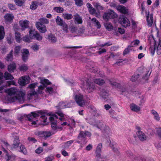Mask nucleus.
<instances>
[{
  "label": "nucleus",
  "instance_id": "obj_1",
  "mask_svg": "<svg viewBox=\"0 0 161 161\" xmlns=\"http://www.w3.org/2000/svg\"><path fill=\"white\" fill-rule=\"evenodd\" d=\"M72 33H79V35L85 37L89 36H102L103 32L101 31H71Z\"/></svg>",
  "mask_w": 161,
  "mask_h": 161
},
{
  "label": "nucleus",
  "instance_id": "obj_2",
  "mask_svg": "<svg viewBox=\"0 0 161 161\" xmlns=\"http://www.w3.org/2000/svg\"><path fill=\"white\" fill-rule=\"evenodd\" d=\"M80 80L82 82V85L86 82V92L88 93L92 92L96 90V87L95 84L91 81L90 78L87 79L81 78Z\"/></svg>",
  "mask_w": 161,
  "mask_h": 161
},
{
  "label": "nucleus",
  "instance_id": "obj_3",
  "mask_svg": "<svg viewBox=\"0 0 161 161\" xmlns=\"http://www.w3.org/2000/svg\"><path fill=\"white\" fill-rule=\"evenodd\" d=\"M40 22H37L36 25L37 29L39 30H46V27L43 24H47L49 23V21L47 19L42 18L39 19Z\"/></svg>",
  "mask_w": 161,
  "mask_h": 161
},
{
  "label": "nucleus",
  "instance_id": "obj_4",
  "mask_svg": "<svg viewBox=\"0 0 161 161\" xmlns=\"http://www.w3.org/2000/svg\"><path fill=\"white\" fill-rule=\"evenodd\" d=\"M91 136V133L88 131L85 130L84 131L82 130L80 131L77 137V138L80 141H77V142L79 144H81L82 141H85L86 136L90 137Z\"/></svg>",
  "mask_w": 161,
  "mask_h": 161
},
{
  "label": "nucleus",
  "instance_id": "obj_5",
  "mask_svg": "<svg viewBox=\"0 0 161 161\" xmlns=\"http://www.w3.org/2000/svg\"><path fill=\"white\" fill-rule=\"evenodd\" d=\"M117 17V14L112 10L108 9L104 13L103 15V19L106 21H108L111 19H114Z\"/></svg>",
  "mask_w": 161,
  "mask_h": 161
},
{
  "label": "nucleus",
  "instance_id": "obj_6",
  "mask_svg": "<svg viewBox=\"0 0 161 161\" xmlns=\"http://www.w3.org/2000/svg\"><path fill=\"white\" fill-rule=\"evenodd\" d=\"M39 114H46V113L43 110H38L34 112H32L30 114L26 115L27 120L29 121H32L33 118H36L39 116Z\"/></svg>",
  "mask_w": 161,
  "mask_h": 161
},
{
  "label": "nucleus",
  "instance_id": "obj_7",
  "mask_svg": "<svg viewBox=\"0 0 161 161\" xmlns=\"http://www.w3.org/2000/svg\"><path fill=\"white\" fill-rule=\"evenodd\" d=\"M97 127L104 133L108 134L110 131V129L108 126L106 125L105 123L103 122H99L97 124Z\"/></svg>",
  "mask_w": 161,
  "mask_h": 161
},
{
  "label": "nucleus",
  "instance_id": "obj_8",
  "mask_svg": "<svg viewBox=\"0 0 161 161\" xmlns=\"http://www.w3.org/2000/svg\"><path fill=\"white\" fill-rule=\"evenodd\" d=\"M75 100L78 105L80 107H83L85 105V101L83 99L82 95H76Z\"/></svg>",
  "mask_w": 161,
  "mask_h": 161
},
{
  "label": "nucleus",
  "instance_id": "obj_9",
  "mask_svg": "<svg viewBox=\"0 0 161 161\" xmlns=\"http://www.w3.org/2000/svg\"><path fill=\"white\" fill-rule=\"evenodd\" d=\"M86 6L88 8L90 13L92 15L95 14V16L97 17H99L100 16V13L99 11L97 12H96V10L92 6V5L89 3L86 4Z\"/></svg>",
  "mask_w": 161,
  "mask_h": 161
},
{
  "label": "nucleus",
  "instance_id": "obj_10",
  "mask_svg": "<svg viewBox=\"0 0 161 161\" xmlns=\"http://www.w3.org/2000/svg\"><path fill=\"white\" fill-rule=\"evenodd\" d=\"M108 91L105 89H102L101 90L100 96L105 101H107L108 99Z\"/></svg>",
  "mask_w": 161,
  "mask_h": 161
},
{
  "label": "nucleus",
  "instance_id": "obj_11",
  "mask_svg": "<svg viewBox=\"0 0 161 161\" xmlns=\"http://www.w3.org/2000/svg\"><path fill=\"white\" fill-rule=\"evenodd\" d=\"M56 22L58 25L62 26L64 29H67L68 26L67 24L64 22L63 19L59 16H57Z\"/></svg>",
  "mask_w": 161,
  "mask_h": 161
},
{
  "label": "nucleus",
  "instance_id": "obj_12",
  "mask_svg": "<svg viewBox=\"0 0 161 161\" xmlns=\"http://www.w3.org/2000/svg\"><path fill=\"white\" fill-rule=\"evenodd\" d=\"M25 94L21 91H19L16 95L17 100L20 103H23L25 100Z\"/></svg>",
  "mask_w": 161,
  "mask_h": 161
},
{
  "label": "nucleus",
  "instance_id": "obj_13",
  "mask_svg": "<svg viewBox=\"0 0 161 161\" xmlns=\"http://www.w3.org/2000/svg\"><path fill=\"white\" fill-rule=\"evenodd\" d=\"M20 141L18 136H16L14 139L13 143L12 145L11 149L13 150L16 149L19 147Z\"/></svg>",
  "mask_w": 161,
  "mask_h": 161
},
{
  "label": "nucleus",
  "instance_id": "obj_14",
  "mask_svg": "<svg viewBox=\"0 0 161 161\" xmlns=\"http://www.w3.org/2000/svg\"><path fill=\"white\" fill-rule=\"evenodd\" d=\"M30 53L27 49H25L22 53V58L23 61L25 62L28 59Z\"/></svg>",
  "mask_w": 161,
  "mask_h": 161
},
{
  "label": "nucleus",
  "instance_id": "obj_15",
  "mask_svg": "<svg viewBox=\"0 0 161 161\" xmlns=\"http://www.w3.org/2000/svg\"><path fill=\"white\" fill-rule=\"evenodd\" d=\"M120 24L125 27H126L130 25V22L128 19L126 18H120Z\"/></svg>",
  "mask_w": 161,
  "mask_h": 161
},
{
  "label": "nucleus",
  "instance_id": "obj_16",
  "mask_svg": "<svg viewBox=\"0 0 161 161\" xmlns=\"http://www.w3.org/2000/svg\"><path fill=\"white\" fill-rule=\"evenodd\" d=\"M49 119L51 122V127L53 130H55L58 128L57 125V120L54 119V117H50Z\"/></svg>",
  "mask_w": 161,
  "mask_h": 161
},
{
  "label": "nucleus",
  "instance_id": "obj_17",
  "mask_svg": "<svg viewBox=\"0 0 161 161\" xmlns=\"http://www.w3.org/2000/svg\"><path fill=\"white\" fill-rule=\"evenodd\" d=\"M54 133H52L50 131H41L38 132V135L41 137L47 138Z\"/></svg>",
  "mask_w": 161,
  "mask_h": 161
},
{
  "label": "nucleus",
  "instance_id": "obj_18",
  "mask_svg": "<svg viewBox=\"0 0 161 161\" xmlns=\"http://www.w3.org/2000/svg\"><path fill=\"white\" fill-rule=\"evenodd\" d=\"M29 82L26 76H22L18 81L19 84L21 86H25Z\"/></svg>",
  "mask_w": 161,
  "mask_h": 161
},
{
  "label": "nucleus",
  "instance_id": "obj_19",
  "mask_svg": "<svg viewBox=\"0 0 161 161\" xmlns=\"http://www.w3.org/2000/svg\"><path fill=\"white\" fill-rule=\"evenodd\" d=\"M137 135L139 140L142 141H144L147 139V137L142 131H137Z\"/></svg>",
  "mask_w": 161,
  "mask_h": 161
},
{
  "label": "nucleus",
  "instance_id": "obj_20",
  "mask_svg": "<svg viewBox=\"0 0 161 161\" xmlns=\"http://www.w3.org/2000/svg\"><path fill=\"white\" fill-rule=\"evenodd\" d=\"M102 146V143H100L96 147L95 153L96 154V157L97 158H100L101 157V152Z\"/></svg>",
  "mask_w": 161,
  "mask_h": 161
},
{
  "label": "nucleus",
  "instance_id": "obj_21",
  "mask_svg": "<svg viewBox=\"0 0 161 161\" xmlns=\"http://www.w3.org/2000/svg\"><path fill=\"white\" fill-rule=\"evenodd\" d=\"M146 14L148 13L147 16V25L149 26H151L153 23V16L152 14L149 15L148 12L146 11Z\"/></svg>",
  "mask_w": 161,
  "mask_h": 161
},
{
  "label": "nucleus",
  "instance_id": "obj_22",
  "mask_svg": "<svg viewBox=\"0 0 161 161\" xmlns=\"http://www.w3.org/2000/svg\"><path fill=\"white\" fill-rule=\"evenodd\" d=\"M118 11L124 14H127L128 12V9L123 6L119 5L116 7Z\"/></svg>",
  "mask_w": 161,
  "mask_h": 161
},
{
  "label": "nucleus",
  "instance_id": "obj_23",
  "mask_svg": "<svg viewBox=\"0 0 161 161\" xmlns=\"http://www.w3.org/2000/svg\"><path fill=\"white\" fill-rule=\"evenodd\" d=\"M29 24V22L27 20H22L19 21L20 26L24 29L28 27Z\"/></svg>",
  "mask_w": 161,
  "mask_h": 161
},
{
  "label": "nucleus",
  "instance_id": "obj_24",
  "mask_svg": "<svg viewBox=\"0 0 161 161\" xmlns=\"http://www.w3.org/2000/svg\"><path fill=\"white\" fill-rule=\"evenodd\" d=\"M30 36L31 38L34 39L36 38L37 40L40 41L42 39V37L38 33H36V34H33V36H32V32L35 31H29Z\"/></svg>",
  "mask_w": 161,
  "mask_h": 161
},
{
  "label": "nucleus",
  "instance_id": "obj_25",
  "mask_svg": "<svg viewBox=\"0 0 161 161\" xmlns=\"http://www.w3.org/2000/svg\"><path fill=\"white\" fill-rule=\"evenodd\" d=\"M16 64L13 62L8 65V70L10 72H14L16 69Z\"/></svg>",
  "mask_w": 161,
  "mask_h": 161
},
{
  "label": "nucleus",
  "instance_id": "obj_26",
  "mask_svg": "<svg viewBox=\"0 0 161 161\" xmlns=\"http://www.w3.org/2000/svg\"><path fill=\"white\" fill-rule=\"evenodd\" d=\"M130 107L132 111L136 112H138L141 110L139 107L133 103L131 104L130 105Z\"/></svg>",
  "mask_w": 161,
  "mask_h": 161
},
{
  "label": "nucleus",
  "instance_id": "obj_27",
  "mask_svg": "<svg viewBox=\"0 0 161 161\" xmlns=\"http://www.w3.org/2000/svg\"><path fill=\"white\" fill-rule=\"evenodd\" d=\"M47 39L52 43H56L57 41V39L55 36L50 33L48 35Z\"/></svg>",
  "mask_w": 161,
  "mask_h": 161
},
{
  "label": "nucleus",
  "instance_id": "obj_28",
  "mask_svg": "<svg viewBox=\"0 0 161 161\" xmlns=\"http://www.w3.org/2000/svg\"><path fill=\"white\" fill-rule=\"evenodd\" d=\"M5 92L7 93L9 95L12 96L16 93V89L15 88H11L5 90Z\"/></svg>",
  "mask_w": 161,
  "mask_h": 161
},
{
  "label": "nucleus",
  "instance_id": "obj_29",
  "mask_svg": "<svg viewBox=\"0 0 161 161\" xmlns=\"http://www.w3.org/2000/svg\"><path fill=\"white\" fill-rule=\"evenodd\" d=\"M74 142V140H71L64 142L62 145V148L64 149L68 148Z\"/></svg>",
  "mask_w": 161,
  "mask_h": 161
},
{
  "label": "nucleus",
  "instance_id": "obj_30",
  "mask_svg": "<svg viewBox=\"0 0 161 161\" xmlns=\"http://www.w3.org/2000/svg\"><path fill=\"white\" fill-rule=\"evenodd\" d=\"M74 20L75 23L78 24H81L82 22V18L77 14L74 15Z\"/></svg>",
  "mask_w": 161,
  "mask_h": 161
},
{
  "label": "nucleus",
  "instance_id": "obj_31",
  "mask_svg": "<svg viewBox=\"0 0 161 161\" xmlns=\"http://www.w3.org/2000/svg\"><path fill=\"white\" fill-rule=\"evenodd\" d=\"M91 23H92L94 26H95L97 29H100L101 25L100 22L95 18H92L91 20Z\"/></svg>",
  "mask_w": 161,
  "mask_h": 161
},
{
  "label": "nucleus",
  "instance_id": "obj_32",
  "mask_svg": "<svg viewBox=\"0 0 161 161\" xmlns=\"http://www.w3.org/2000/svg\"><path fill=\"white\" fill-rule=\"evenodd\" d=\"M14 18V15L12 14H7L4 16V19L6 22H9L12 21Z\"/></svg>",
  "mask_w": 161,
  "mask_h": 161
},
{
  "label": "nucleus",
  "instance_id": "obj_33",
  "mask_svg": "<svg viewBox=\"0 0 161 161\" xmlns=\"http://www.w3.org/2000/svg\"><path fill=\"white\" fill-rule=\"evenodd\" d=\"M18 147H19V149L18 150V151L25 155L27 154V149L24 145H21Z\"/></svg>",
  "mask_w": 161,
  "mask_h": 161
},
{
  "label": "nucleus",
  "instance_id": "obj_34",
  "mask_svg": "<svg viewBox=\"0 0 161 161\" xmlns=\"http://www.w3.org/2000/svg\"><path fill=\"white\" fill-rule=\"evenodd\" d=\"M148 43L151 46L156 45V42L153 35L150 36L148 39Z\"/></svg>",
  "mask_w": 161,
  "mask_h": 161
},
{
  "label": "nucleus",
  "instance_id": "obj_35",
  "mask_svg": "<svg viewBox=\"0 0 161 161\" xmlns=\"http://www.w3.org/2000/svg\"><path fill=\"white\" fill-rule=\"evenodd\" d=\"M94 83H96L99 86H102L105 83L104 80L100 78L94 79Z\"/></svg>",
  "mask_w": 161,
  "mask_h": 161
},
{
  "label": "nucleus",
  "instance_id": "obj_36",
  "mask_svg": "<svg viewBox=\"0 0 161 161\" xmlns=\"http://www.w3.org/2000/svg\"><path fill=\"white\" fill-rule=\"evenodd\" d=\"M4 77L6 80H13L14 79V77L7 71H6L4 73Z\"/></svg>",
  "mask_w": 161,
  "mask_h": 161
},
{
  "label": "nucleus",
  "instance_id": "obj_37",
  "mask_svg": "<svg viewBox=\"0 0 161 161\" xmlns=\"http://www.w3.org/2000/svg\"><path fill=\"white\" fill-rule=\"evenodd\" d=\"M109 81L110 84L113 86H115L116 87L118 88L120 90L122 88L120 84L119 83H117L115 82H112L111 80H109Z\"/></svg>",
  "mask_w": 161,
  "mask_h": 161
},
{
  "label": "nucleus",
  "instance_id": "obj_38",
  "mask_svg": "<svg viewBox=\"0 0 161 161\" xmlns=\"http://www.w3.org/2000/svg\"><path fill=\"white\" fill-rule=\"evenodd\" d=\"M36 94V92L35 90H32L27 94V98L28 99L31 100L33 96Z\"/></svg>",
  "mask_w": 161,
  "mask_h": 161
},
{
  "label": "nucleus",
  "instance_id": "obj_39",
  "mask_svg": "<svg viewBox=\"0 0 161 161\" xmlns=\"http://www.w3.org/2000/svg\"><path fill=\"white\" fill-rule=\"evenodd\" d=\"M151 113L154 115V118L157 121H159L160 120V117L158 114L153 109L151 111Z\"/></svg>",
  "mask_w": 161,
  "mask_h": 161
},
{
  "label": "nucleus",
  "instance_id": "obj_40",
  "mask_svg": "<svg viewBox=\"0 0 161 161\" xmlns=\"http://www.w3.org/2000/svg\"><path fill=\"white\" fill-rule=\"evenodd\" d=\"M92 4L97 9L103 10L104 8V7L101 6L99 3L96 2H93Z\"/></svg>",
  "mask_w": 161,
  "mask_h": 161
},
{
  "label": "nucleus",
  "instance_id": "obj_41",
  "mask_svg": "<svg viewBox=\"0 0 161 161\" xmlns=\"http://www.w3.org/2000/svg\"><path fill=\"white\" fill-rule=\"evenodd\" d=\"M92 4L97 9L103 10L104 8V7L101 6L99 3L96 2H93Z\"/></svg>",
  "mask_w": 161,
  "mask_h": 161
},
{
  "label": "nucleus",
  "instance_id": "obj_42",
  "mask_svg": "<svg viewBox=\"0 0 161 161\" xmlns=\"http://www.w3.org/2000/svg\"><path fill=\"white\" fill-rule=\"evenodd\" d=\"M63 17L64 19H70L73 18V15L72 14L66 13H64L62 14Z\"/></svg>",
  "mask_w": 161,
  "mask_h": 161
},
{
  "label": "nucleus",
  "instance_id": "obj_43",
  "mask_svg": "<svg viewBox=\"0 0 161 161\" xmlns=\"http://www.w3.org/2000/svg\"><path fill=\"white\" fill-rule=\"evenodd\" d=\"M20 34L18 32H16L15 33V38L16 41L18 42H20L21 40L20 37Z\"/></svg>",
  "mask_w": 161,
  "mask_h": 161
},
{
  "label": "nucleus",
  "instance_id": "obj_44",
  "mask_svg": "<svg viewBox=\"0 0 161 161\" xmlns=\"http://www.w3.org/2000/svg\"><path fill=\"white\" fill-rule=\"evenodd\" d=\"M21 49L20 46H16L14 48V54L15 56L19 55Z\"/></svg>",
  "mask_w": 161,
  "mask_h": 161
},
{
  "label": "nucleus",
  "instance_id": "obj_45",
  "mask_svg": "<svg viewBox=\"0 0 161 161\" xmlns=\"http://www.w3.org/2000/svg\"><path fill=\"white\" fill-rule=\"evenodd\" d=\"M13 50H12L10 51L9 53L7 55L6 57V60L7 61H11L13 60Z\"/></svg>",
  "mask_w": 161,
  "mask_h": 161
},
{
  "label": "nucleus",
  "instance_id": "obj_46",
  "mask_svg": "<svg viewBox=\"0 0 161 161\" xmlns=\"http://www.w3.org/2000/svg\"><path fill=\"white\" fill-rule=\"evenodd\" d=\"M139 76L140 75L139 74H134L131 77L130 80L132 82H135L136 80H138Z\"/></svg>",
  "mask_w": 161,
  "mask_h": 161
},
{
  "label": "nucleus",
  "instance_id": "obj_47",
  "mask_svg": "<svg viewBox=\"0 0 161 161\" xmlns=\"http://www.w3.org/2000/svg\"><path fill=\"white\" fill-rule=\"evenodd\" d=\"M120 91L121 92V94L124 96H127L129 94L128 91L125 88L122 87Z\"/></svg>",
  "mask_w": 161,
  "mask_h": 161
},
{
  "label": "nucleus",
  "instance_id": "obj_48",
  "mask_svg": "<svg viewBox=\"0 0 161 161\" xmlns=\"http://www.w3.org/2000/svg\"><path fill=\"white\" fill-rule=\"evenodd\" d=\"M140 43V41L138 39H136L131 42L130 46L131 47L135 46H137Z\"/></svg>",
  "mask_w": 161,
  "mask_h": 161
},
{
  "label": "nucleus",
  "instance_id": "obj_49",
  "mask_svg": "<svg viewBox=\"0 0 161 161\" xmlns=\"http://www.w3.org/2000/svg\"><path fill=\"white\" fill-rule=\"evenodd\" d=\"M104 26L107 30H112L113 28V27L111 24L110 23L107 22L104 24Z\"/></svg>",
  "mask_w": 161,
  "mask_h": 161
},
{
  "label": "nucleus",
  "instance_id": "obj_50",
  "mask_svg": "<svg viewBox=\"0 0 161 161\" xmlns=\"http://www.w3.org/2000/svg\"><path fill=\"white\" fill-rule=\"evenodd\" d=\"M157 48L156 45H153L151 46L149 48V50L152 55H153L154 54L155 51Z\"/></svg>",
  "mask_w": 161,
  "mask_h": 161
},
{
  "label": "nucleus",
  "instance_id": "obj_51",
  "mask_svg": "<svg viewBox=\"0 0 161 161\" xmlns=\"http://www.w3.org/2000/svg\"><path fill=\"white\" fill-rule=\"evenodd\" d=\"M41 83L43 86H45V85H49L51 84V82L48 79H46L42 80Z\"/></svg>",
  "mask_w": 161,
  "mask_h": 161
},
{
  "label": "nucleus",
  "instance_id": "obj_52",
  "mask_svg": "<svg viewBox=\"0 0 161 161\" xmlns=\"http://www.w3.org/2000/svg\"><path fill=\"white\" fill-rule=\"evenodd\" d=\"M37 4L36 2H32L30 6V8L31 9L35 10L37 8Z\"/></svg>",
  "mask_w": 161,
  "mask_h": 161
},
{
  "label": "nucleus",
  "instance_id": "obj_53",
  "mask_svg": "<svg viewBox=\"0 0 161 161\" xmlns=\"http://www.w3.org/2000/svg\"><path fill=\"white\" fill-rule=\"evenodd\" d=\"M131 47L130 46V45L128 46L127 48H126L123 51V55H125L129 53L130 52V50H131L130 48Z\"/></svg>",
  "mask_w": 161,
  "mask_h": 161
},
{
  "label": "nucleus",
  "instance_id": "obj_54",
  "mask_svg": "<svg viewBox=\"0 0 161 161\" xmlns=\"http://www.w3.org/2000/svg\"><path fill=\"white\" fill-rule=\"evenodd\" d=\"M28 69V66L25 64H23L19 67L20 71H26Z\"/></svg>",
  "mask_w": 161,
  "mask_h": 161
},
{
  "label": "nucleus",
  "instance_id": "obj_55",
  "mask_svg": "<svg viewBox=\"0 0 161 161\" xmlns=\"http://www.w3.org/2000/svg\"><path fill=\"white\" fill-rule=\"evenodd\" d=\"M14 2L17 5L21 6L23 5L24 1L21 0H14Z\"/></svg>",
  "mask_w": 161,
  "mask_h": 161
},
{
  "label": "nucleus",
  "instance_id": "obj_56",
  "mask_svg": "<svg viewBox=\"0 0 161 161\" xmlns=\"http://www.w3.org/2000/svg\"><path fill=\"white\" fill-rule=\"evenodd\" d=\"M54 10L57 13H62L63 12L64 9L61 7H58L54 8Z\"/></svg>",
  "mask_w": 161,
  "mask_h": 161
},
{
  "label": "nucleus",
  "instance_id": "obj_57",
  "mask_svg": "<svg viewBox=\"0 0 161 161\" xmlns=\"http://www.w3.org/2000/svg\"><path fill=\"white\" fill-rule=\"evenodd\" d=\"M46 92H48V93L50 94H52L53 93L54 91L53 87H46Z\"/></svg>",
  "mask_w": 161,
  "mask_h": 161
},
{
  "label": "nucleus",
  "instance_id": "obj_58",
  "mask_svg": "<svg viewBox=\"0 0 161 161\" xmlns=\"http://www.w3.org/2000/svg\"><path fill=\"white\" fill-rule=\"evenodd\" d=\"M30 39L31 38L30 36H29L28 35H25L24 37H23V41L26 42H30Z\"/></svg>",
  "mask_w": 161,
  "mask_h": 161
},
{
  "label": "nucleus",
  "instance_id": "obj_59",
  "mask_svg": "<svg viewBox=\"0 0 161 161\" xmlns=\"http://www.w3.org/2000/svg\"><path fill=\"white\" fill-rule=\"evenodd\" d=\"M90 71L92 72H93L95 73H98L99 72H101L98 70L97 68H95V67H92V68H91Z\"/></svg>",
  "mask_w": 161,
  "mask_h": 161
},
{
  "label": "nucleus",
  "instance_id": "obj_60",
  "mask_svg": "<svg viewBox=\"0 0 161 161\" xmlns=\"http://www.w3.org/2000/svg\"><path fill=\"white\" fill-rule=\"evenodd\" d=\"M112 45V42H111L110 41H108V42L104 43V44H100L99 46L103 47L105 46H106L108 47V46H110L111 45Z\"/></svg>",
  "mask_w": 161,
  "mask_h": 161
},
{
  "label": "nucleus",
  "instance_id": "obj_61",
  "mask_svg": "<svg viewBox=\"0 0 161 161\" xmlns=\"http://www.w3.org/2000/svg\"><path fill=\"white\" fill-rule=\"evenodd\" d=\"M75 4L77 6H80L83 4V2L82 0H75Z\"/></svg>",
  "mask_w": 161,
  "mask_h": 161
},
{
  "label": "nucleus",
  "instance_id": "obj_62",
  "mask_svg": "<svg viewBox=\"0 0 161 161\" xmlns=\"http://www.w3.org/2000/svg\"><path fill=\"white\" fill-rule=\"evenodd\" d=\"M43 151V148L42 147H39L36 150L35 152L36 153L39 154L42 152Z\"/></svg>",
  "mask_w": 161,
  "mask_h": 161
},
{
  "label": "nucleus",
  "instance_id": "obj_63",
  "mask_svg": "<svg viewBox=\"0 0 161 161\" xmlns=\"http://www.w3.org/2000/svg\"><path fill=\"white\" fill-rule=\"evenodd\" d=\"M36 83H34L31 84L29 85V87L30 88L31 90H35L34 88L36 87Z\"/></svg>",
  "mask_w": 161,
  "mask_h": 161
},
{
  "label": "nucleus",
  "instance_id": "obj_64",
  "mask_svg": "<svg viewBox=\"0 0 161 161\" xmlns=\"http://www.w3.org/2000/svg\"><path fill=\"white\" fill-rule=\"evenodd\" d=\"M28 140L29 142H32L33 143H35L37 141V140L35 138L31 137H29L28 138Z\"/></svg>",
  "mask_w": 161,
  "mask_h": 161
}]
</instances>
